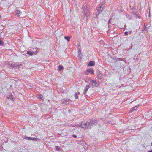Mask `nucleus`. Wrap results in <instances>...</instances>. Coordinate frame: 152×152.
Instances as JSON below:
<instances>
[{
  "label": "nucleus",
  "mask_w": 152,
  "mask_h": 152,
  "mask_svg": "<svg viewBox=\"0 0 152 152\" xmlns=\"http://www.w3.org/2000/svg\"><path fill=\"white\" fill-rule=\"evenodd\" d=\"M97 124V119L95 118H92L88 120L86 123H82L80 127L84 129H91L94 125Z\"/></svg>",
  "instance_id": "f257e3e1"
},
{
  "label": "nucleus",
  "mask_w": 152,
  "mask_h": 152,
  "mask_svg": "<svg viewBox=\"0 0 152 152\" xmlns=\"http://www.w3.org/2000/svg\"><path fill=\"white\" fill-rule=\"evenodd\" d=\"M105 5V2L104 1H102L99 4V6L96 9V16H98L103 10Z\"/></svg>",
  "instance_id": "f03ea898"
},
{
  "label": "nucleus",
  "mask_w": 152,
  "mask_h": 152,
  "mask_svg": "<svg viewBox=\"0 0 152 152\" xmlns=\"http://www.w3.org/2000/svg\"><path fill=\"white\" fill-rule=\"evenodd\" d=\"M82 8L83 10V12L84 15L87 17L90 12L91 8L90 5L88 4H86V5L83 4Z\"/></svg>",
  "instance_id": "7ed1b4c3"
},
{
  "label": "nucleus",
  "mask_w": 152,
  "mask_h": 152,
  "mask_svg": "<svg viewBox=\"0 0 152 152\" xmlns=\"http://www.w3.org/2000/svg\"><path fill=\"white\" fill-rule=\"evenodd\" d=\"M88 82L91 86L93 87H97L99 85V84L97 83L96 81L94 80H90L88 81Z\"/></svg>",
  "instance_id": "20e7f679"
},
{
  "label": "nucleus",
  "mask_w": 152,
  "mask_h": 152,
  "mask_svg": "<svg viewBox=\"0 0 152 152\" xmlns=\"http://www.w3.org/2000/svg\"><path fill=\"white\" fill-rule=\"evenodd\" d=\"M89 73H90L91 75L94 74V72L93 70L91 69H89L85 72L86 75H88Z\"/></svg>",
  "instance_id": "39448f33"
},
{
  "label": "nucleus",
  "mask_w": 152,
  "mask_h": 152,
  "mask_svg": "<svg viewBox=\"0 0 152 152\" xmlns=\"http://www.w3.org/2000/svg\"><path fill=\"white\" fill-rule=\"evenodd\" d=\"M131 10L132 11V14L133 15H137V13H138V12L135 7L131 8Z\"/></svg>",
  "instance_id": "423d86ee"
},
{
  "label": "nucleus",
  "mask_w": 152,
  "mask_h": 152,
  "mask_svg": "<svg viewBox=\"0 0 152 152\" xmlns=\"http://www.w3.org/2000/svg\"><path fill=\"white\" fill-rule=\"evenodd\" d=\"M10 95H7V98L8 99L11 100L12 99L13 101H14L15 99L14 96L11 94H10Z\"/></svg>",
  "instance_id": "0eeeda50"
},
{
  "label": "nucleus",
  "mask_w": 152,
  "mask_h": 152,
  "mask_svg": "<svg viewBox=\"0 0 152 152\" xmlns=\"http://www.w3.org/2000/svg\"><path fill=\"white\" fill-rule=\"evenodd\" d=\"M139 107V105H137L136 106L133 107L131 108L129 111V113H131L134 110H136L137 108Z\"/></svg>",
  "instance_id": "6e6552de"
},
{
  "label": "nucleus",
  "mask_w": 152,
  "mask_h": 152,
  "mask_svg": "<svg viewBox=\"0 0 152 152\" xmlns=\"http://www.w3.org/2000/svg\"><path fill=\"white\" fill-rule=\"evenodd\" d=\"M97 75L99 79H101L102 78V73L99 71L98 70L97 72Z\"/></svg>",
  "instance_id": "1a4fd4ad"
},
{
  "label": "nucleus",
  "mask_w": 152,
  "mask_h": 152,
  "mask_svg": "<svg viewBox=\"0 0 152 152\" xmlns=\"http://www.w3.org/2000/svg\"><path fill=\"white\" fill-rule=\"evenodd\" d=\"M95 64V62L94 61H90L88 64V66H93Z\"/></svg>",
  "instance_id": "9d476101"
},
{
  "label": "nucleus",
  "mask_w": 152,
  "mask_h": 152,
  "mask_svg": "<svg viewBox=\"0 0 152 152\" xmlns=\"http://www.w3.org/2000/svg\"><path fill=\"white\" fill-rule=\"evenodd\" d=\"M90 86L88 85H87L86 87V89L84 90L83 92V94H85L87 92Z\"/></svg>",
  "instance_id": "9b49d317"
},
{
  "label": "nucleus",
  "mask_w": 152,
  "mask_h": 152,
  "mask_svg": "<svg viewBox=\"0 0 152 152\" xmlns=\"http://www.w3.org/2000/svg\"><path fill=\"white\" fill-rule=\"evenodd\" d=\"M7 64L12 67H14L15 66V65L13 64L10 62H8L7 63Z\"/></svg>",
  "instance_id": "f8f14e48"
},
{
  "label": "nucleus",
  "mask_w": 152,
  "mask_h": 152,
  "mask_svg": "<svg viewBox=\"0 0 152 152\" xmlns=\"http://www.w3.org/2000/svg\"><path fill=\"white\" fill-rule=\"evenodd\" d=\"M26 54L28 55H33L35 54L34 52L33 51L31 52L30 51H27L26 53Z\"/></svg>",
  "instance_id": "ddd939ff"
},
{
  "label": "nucleus",
  "mask_w": 152,
  "mask_h": 152,
  "mask_svg": "<svg viewBox=\"0 0 152 152\" xmlns=\"http://www.w3.org/2000/svg\"><path fill=\"white\" fill-rule=\"evenodd\" d=\"M80 93L79 92H77L75 94V99H77L78 98V95L80 94Z\"/></svg>",
  "instance_id": "4468645a"
},
{
  "label": "nucleus",
  "mask_w": 152,
  "mask_h": 152,
  "mask_svg": "<svg viewBox=\"0 0 152 152\" xmlns=\"http://www.w3.org/2000/svg\"><path fill=\"white\" fill-rule=\"evenodd\" d=\"M71 37V36H65L64 37V38L65 39H66L67 41H70V39Z\"/></svg>",
  "instance_id": "2eb2a0df"
},
{
  "label": "nucleus",
  "mask_w": 152,
  "mask_h": 152,
  "mask_svg": "<svg viewBox=\"0 0 152 152\" xmlns=\"http://www.w3.org/2000/svg\"><path fill=\"white\" fill-rule=\"evenodd\" d=\"M147 29L146 27L144 26L143 28L141 30V31L142 33H145V32H144V31L145 30L147 31Z\"/></svg>",
  "instance_id": "dca6fc26"
},
{
  "label": "nucleus",
  "mask_w": 152,
  "mask_h": 152,
  "mask_svg": "<svg viewBox=\"0 0 152 152\" xmlns=\"http://www.w3.org/2000/svg\"><path fill=\"white\" fill-rule=\"evenodd\" d=\"M61 104H66V99H63L61 102Z\"/></svg>",
  "instance_id": "f3484780"
},
{
  "label": "nucleus",
  "mask_w": 152,
  "mask_h": 152,
  "mask_svg": "<svg viewBox=\"0 0 152 152\" xmlns=\"http://www.w3.org/2000/svg\"><path fill=\"white\" fill-rule=\"evenodd\" d=\"M21 65L20 64H19V63L18 62H16V64L15 65V67H19L20 66H21Z\"/></svg>",
  "instance_id": "a211bd4d"
},
{
  "label": "nucleus",
  "mask_w": 152,
  "mask_h": 152,
  "mask_svg": "<svg viewBox=\"0 0 152 152\" xmlns=\"http://www.w3.org/2000/svg\"><path fill=\"white\" fill-rule=\"evenodd\" d=\"M63 69V67L62 65H60L58 67V69L59 71H61Z\"/></svg>",
  "instance_id": "6ab92c4d"
},
{
  "label": "nucleus",
  "mask_w": 152,
  "mask_h": 152,
  "mask_svg": "<svg viewBox=\"0 0 152 152\" xmlns=\"http://www.w3.org/2000/svg\"><path fill=\"white\" fill-rule=\"evenodd\" d=\"M23 138L24 139H28L29 140H30L31 139V137H28L27 136H25L24 137H23Z\"/></svg>",
  "instance_id": "aec40b11"
},
{
  "label": "nucleus",
  "mask_w": 152,
  "mask_h": 152,
  "mask_svg": "<svg viewBox=\"0 0 152 152\" xmlns=\"http://www.w3.org/2000/svg\"><path fill=\"white\" fill-rule=\"evenodd\" d=\"M78 55L79 56H80V55L81 54V53L80 50V49L79 48V47H78Z\"/></svg>",
  "instance_id": "412c9836"
},
{
  "label": "nucleus",
  "mask_w": 152,
  "mask_h": 152,
  "mask_svg": "<svg viewBox=\"0 0 152 152\" xmlns=\"http://www.w3.org/2000/svg\"><path fill=\"white\" fill-rule=\"evenodd\" d=\"M20 11L18 10H17L16 11V14L17 16L18 17L20 16Z\"/></svg>",
  "instance_id": "4be33fe9"
},
{
  "label": "nucleus",
  "mask_w": 152,
  "mask_h": 152,
  "mask_svg": "<svg viewBox=\"0 0 152 152\" xmlns=\"http://www.w3.org/2000/svg\"><path fill=\"white\" fill-rule=\"evenodd\" d=\"M31 139L30 140H34V141H37V140H38L39 139L36 138H32L31 137Z\"/></svg>",
  "instance_id": "5701e85b"
},
{
  "label": "nucleus",
  "mask_w": 152,
  "mask_h": 152,
  "mask_svg": "<svg viewBox=\"0 0 152 152\" xmlns=\"http://www.w3.org/2000/svg\"><path fill=\"white\" fill-rule=\"evenodd\" d=\"M4 44V42L2 40H0V45L2 46Z\"/></svg>",
  "instance_id": "b1692460"
},
{
  "label": "nucleus",
  "mask_w": 152,
  "mask_h": 152,
  "mask_svg": "<svg viewBox=\"0 0 152 152\" xmlns=\"http://www.w3.org/2000/svg\"><path fill=\"white\" fill-rule=\"evenodd\" d=\"M56 150L57 151H59L60 150V148L59 146H56Z\"/></svg>",
  "instance_id": "393cba45"
},
{
  "label": "nucleus",
  "mask_w": 152,
  "mask_h": 152,
  "mask_svg": "<svg viewBox=\"0 0 152 152\" xmlns=\"http://www.w3.org/2000/svg\"><path fill=\"white\" fill-rule=\"evenodd\" d=\"M66 104H67L69 103V101H70V99H66Z\"/></svg>",
  "instance_id": "a878e982"
},
{
  "label": "nucleus",
  "mask_w": 152,
  "mask_h": 152,
  "mask_svg": "<svg viewBox=\"0 0 152 152\" xmlns=\"http://www.w3.org/2000/svg\"><path fill=\"white\" fill-rule=\"evenodd\" d=\"M135 57H136V56H135L134 58V59L135 61H138V58H135Z\"/></svg>",
  "instance_id": "bb28decb"
},
{
  "label": "nucleus",
  "mask_w": 152,
  "mask_h": 152,
  "mask_svg": "<svg viewBox=\"0 0 152 152\" xmlns=\"http://www.w3.org/2000/svg\"><path fill=\"white\" fill-rule=\"evenodd\" d=\"M112 20V19L111 18H110L109 19V20H108V24H109V23H111V20Z\"/></svg>",
  "instance_id": "cd10ccee"
},
{
  "label": "nucleus",
  "mask_w": 152,
  "mask_h": 152,
  "mask_svg": "<svg viewBox=\"0 0 152 152\" xmlns=\"http://www.w3.org/2000/svg\"><path fill=\"white\" fill-rule=\"evenodd\" d=\"M107 123H109L110 124H112V123L111 122V121H107Z\"/></svg>",
  "instance_id": "c85d7f7f"
},
{
  "label": "nucleus",
  "mask_w": 152,
  "mask_h": 152,
  "mask_svg": "<svg viewBox=\"0 0 152 152\" xmlns=\"http://www.w3.org/2000/svg\"><path fill=\"white\" fill-rule=\"evenodd\" d=\"M58 134L59 135H60V136H61L62 137H63V136H64V134L63 133H61L59 134Z\"/></svg>",
  "instance_id": "c756f323"
},
{
  "label": "nucleus",
  "mask_w": 152,
  "mask_h": 152,
  "mask_svg": "<svg viewBox=\"0 0 152 152\" xmlns=\"http://www.w3.org/2000/svg\"><path fill=\"white\" fill-rule=\"evenodd\" d=\"M72 137L74 138H76L77 137V136L76 135H74V134H73L72 135Z\"/></svg>",
  "instance_id": "7c9ffc66"
},
{
  "label": "nucleus",
  "mask_w": 152,
  "mask_h": 152,
  "mask_svg": "<svg viewBox=\"0 0 152 152\" xmlns=\"http://www.w3.org/2000/svg\"><path fill=\"white\" fill-rule=\"evenodd\" d=\"M42 97H43V96L42 95H40V96H39V98L41 99H42Z\"/></svg>",
  "instance_id": "2f4dec72"
},
{
  "label": "nucleus",
  "mask_w": 152,
  "mask_h": 152,
  "mask_svg": "<svg viewBox=\"0 0 152 152\" xmlns=\"http://www.w3.org/2000/svg\"><path fill=\"white\" fill-rule=\"evenodd\" d=\"M124 34L126 35H127L128 34V32L127 31L124 32Z\"/></svg>",
  "instance_id": "473e14b6"
},
{
  "label": "nucleus",
  "mask_w": 152,
  "mask_h": 152,
  "mask_svg": "<svg viewBox=\"0 0 152 152\" xmlns=\"http://www.w3.org/2000/svg\"><path fill=\"white\" fill-rule=\"evenodd\" d=\"M148 152H152V150L151 149V150H149V151Z\"/></svg>",
  "instance_id": "72a5a7b5"
},
{
  "label": "nucleus",
  "mask_w": 152,
  "mask_h": 152,
  "mask_svg": "<svg viewBox=\"0 0 152 152\" xmlns=\"http://www.w3.org/2000/svg\"><path fill=\"white\" fill-rule=\"evenodd\" d=\"M137 18L139 19H140L141 18V17L140 16L138 15L137 16Z\"/></svg>",
  "instance_id": "f704fd0d"
},
{
  "label": "nucleus",
  "mask_w": 152,
  "mask_h": 152,
  "mask_svg": "<svg viewBox=\"0 0 152 152\" xmlns=\"http://www.w3.org/2000/svg\"><path fill=\"white\" fill-rule=\"evenodd\" d=\"M144 26H145V27H146V26L145 25V24H144Z\"/></svg>",
  "instance_id": "c9c22d12"
},
{
  "label": "nucleus",
  "mask_w": 152,
  "mask_h": 152,
  "mask_svg": "<svg viewBox=\"0 0 152 152\" xmlns=\"http://www.w3.org/2000/svg\"><path fill=\"white\" fill-rule=\"evenodd\" d=\"M138 13H137V15H135L136 16H137V17L138 16Z\"/></svg>",
  "instance_id": "e433bc0d"
},
{
  "label": "nucleus",
  "mask_w": 152,
  "mask_h": 152,
  "mask_svg": "<svg viewBox=\"0 0 152 152\" xmlns=\"http://www.w3.org/2000/svg\"><path fill=\"white\" fill-rule=\"evenodd\" d=\"M151 146H152V142H151Z\"/></svg>",
  "instance_id": "4c0bfd02"
}]
</instances>
